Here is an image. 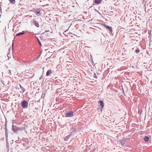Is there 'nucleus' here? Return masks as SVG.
<instances>
[{"label": "nucleus", "instance_id": "1", "mask_svg": "<svg viewBox=\"0 0 152 152\" xmlns=\"http://www.w3.org/2000/svg\"><path fill=\"white\" fill-rule=\"evenodd\" d=\"M25 128L24 126L21 127H18L15 126L14 124H12V129L13 132L15 133H17L18 130H23Z\"/></svg>", "mask_w": 152, "mask_h": 152}, {"label": "nucleus", "instance_id": "2", "mask_svg": "<svg viewBox=\"0 0 152 152\" xmlns=\"http://www.w3.org/2000/svg\"><path fill=\"white\" fill-rule=\"evenodd\" d=\"M75 115L74 112L72 111H71L66 113L65 115V116L66 117H72L74 116Z\"/></svg>", "mask_w": 152, "mask_h": 152}, {"label": "nucleus", "instance_id": "3", "mask_svg": "<svg viewBox=\"0 0 152 152\" xmlns=\"http://www.w3.org/2000/svg\"><path fill=\"white\" fill-rule=\"evenodd\" d=\"M20 104L22 107L26 108L28 107V103L27 101L24 100L22 101L21 102Z\"/></svg>", "mask_w": 152, "mask_h": 152}, {"label": "nucleus", "instance_id": "4", "mask_svg": "<svg viewBox=\"0 0 152 152\" xmlns=\"http://www.w3.org/2000/svg\"><path fill=\"white\" fill-rule=\"evenodd\" d=\"M104 26L106 29L108 30L110 32H112V29L111 27L107 26L105 24H104Z\"/></svg>", "mask_w": 152, "mask_h": 152}, {"label": "nucleus", "instance_id": "5", "mask_svg": "<svg viewBox=\"0 0 152 152\" xmlns=\"http://www.w3.org/2000/svg\"><path fill=\"white\" fill-rule=\"evenodd\" d=\"M99 103L100 104V106L101 107V111H102V109L104 107V104L102 100H100L99 101Z\"/></svg>", "mask_w": 152, "mask_h": 152}, {"label": "nucleus", "instance_id": "6", "mask_svg": "<svg viewBox=\"0 0 152 152\" xmlns=\"http://www.w3.org/2000/svg\"><path fill=\"white\" fill-rule=\"evenodd\" d=\"M32 23L35 26H36L37 27H39V25L38 23L37 22V21L34 20H33L32 22Z\"/></svg>", "mask_w": 152, "mask_h": 152}, {"label": "nucleus", "instance_id": "7", "mask_svg": "<svg viewBox=\"0 0 152 152\" xmlns=\"http://www.w3.org/2000/svg\"><path fill=\"white\" fill-rule=\"evenodd\" d=\"M25 34V32L24 31H22L21 32L18 33L16 34L15 36H18L21 35H23Z\"/></svg>", "mask_w": 152, "mask_h": 152}, {"label": "nucleus", "instance_id": "8", "mask_svg": "<svg viewBox=\"0 0 152 152\" xmlns=\"http://www.w3.org/2000/svg\"><path fill=\"white\" fill-rule=\"evenodd\" d=\"M51 70L50 69L48 70L46 72V75L47 76H48L51 74Z\"/></svg>", "mask_w": 152, "mask_h": 152}, {"label": "nucleus", "instance_id": "9", "mask_svg": "<svg viewBox=\"0 0 152 152\" xmlns=\"http://www.w3.org/2000/svg\"><path fill=\"white\" fill-rule=\"evenodd\" d=\"M102 0H95L94 2L95 3L98 4H100L101 3Z\"/></svg>", "mask_w": 152, "mask_h": 152}, {"label": "nucleus", "instance_id": "10", "mask_svg": "<svg viewBox=\"0 0 152 152\" xmlns=\"http://www.w3.org/2000/svg\"><path fill=\"white\" fill-rule=\"evenodd\" d=\"M70 137V136L69 135L68 136H66V137H65L64 138V140L65 141H67L68 139Z\"/></svg>", "mask_w": 152, "mask_h": 152}, {"label": "nucleus", "instance_id": "11", "mask_svg": "<svg viewBox=\"0 0 152 152\" xmlns=\"http://www.w3.org/2000/svg\"><path fill=\"white\" fill-rule=\"evenodd\" d=\"M149 138L148 136H145L144 139V141L146 142H147L148 141Z\"/></svg>", "mask_w": 152, "mask_h": 152}, {"label": "nucleus", "instance_id": "12", "mask_svg": "<svg viewBox=\"0 0 152 152\" xmlns=\"http://www.w3.org/2000/svg\"><path fill=\"white\" fill-rule=\"evenodd\" d=\"M125 140H122L121 142L120 143L121 144V145L123 146L124 144V142H125Z\"/></svg>", "mask_w": 152, "mask_h": 152}, {"label": "nucleus", "instance_id": "13", "mask_svg": "<svg viewBox=\"0 0 152 152\" xmlns=\"http://www.w3.org/2000/svg\"><path fill=\"white\" fill-rule=\"evenodd\" d=\"M10 2L12 4H14L15 3V0H9Z\"/></svg>", "mask_w": 152, "mask_h": 152}, {"label": "nucleus", "instance_id": "14", "mask_svg": "<svg viewBox=\"0 0 152 152\" xmlns=\"http://www.w3.org/2000/svg\"><path fill=\"white\" fill-rule=\"evenodd\" d=\"M148 34H149V36L148 37L150 38V39H151V31H150V32H148Z\"/></svg>", "mask_w": 152, "mask_h": 152}, {"label": "nucleus", "instance_id": "15", "mask_svg": "<svg viewBox=\"0 0 152 152\" xmlns=\"http://www.w3.org/2000/svg\"><path fill=\"white\" fill-rule=\"evenodd\" d=\"M20 88L22 89L23 92H24L25 91V88H23L21 85H20Z\"/></svg>", "mask_w": 152, "mask_h": 152}, {"label": "nucleus", "instance_id": "16", "mask_svg": "<svg viewBox=\"0 0 152 152\" xmlns=\"http://www.w3.org/2000/svg\"><path fill=\"white\" fill-rule=\"evenodd\" d=\"M5 135L6 139H7V137H8V133L7 132V129H5Z\"/></svg>", "mask_w": 152, "mask_h": 152}, {"label": "nucleus", "instance_id": "17", "mask_svg": "<svg viewBox=\"0 0 152 152\" xmlns=\"http://www.w3.org/2000/svg\"><path fill=\"white\" fill-rule=\"evenodd\" d=\"M140 52V50L139 49H136L135 50V52L137 54L138 53Z\"/></svg>", "mask_w": 152, "mask_h": 152}, {"label": "nucleus", "instance_id": "18", "mask_svg": "<svg viewBox=\"0 0 152 152\" xmlns=\"http://www.w3.org/2000/svg\"><path fill=\"white\" fill-rule=\"evenodd\" d=\"M37 41L38 42L39 44L40 45L42 46V45H41V42H40V41H39V39L38 38H37Z\"/></svg>", "mask_w": 152, "mask_h": 152}, {"label": "nucleus", "instance_id": "19", "mask_svg": "<svg viewBox=\"0 0 152 152\" xmlns=\"http://www.w3.org/2000/svg\"><path fill=\"white\" fill-rule=\"evenodd\" d=\"M93 77L96 79L97 78L96 74L95 73H94L93 75Z\"/></svg>", "mask_w": 152, "mask_h": 152}, {"label": "nucleus", "instance_id": "20", "mask_svg": "<svg viewBox=\"0 0 152 152\" xmlns=\"http://www.w3.org/2000/svg\"><path fill=\"white\" fill-rule=\"evenodd\" d=\"M142 112V110H138V114L140 115H141Z\"/></svg>", "mask_w": 152, "mask_h": 152}, {"label": "nucleus", "instance_id": "21", "mask_svg": "<svg viewBox=\"0 0 152 152\" xmlns=\"http://www.w3.org/2000/svg\"><path fill=\"white\" fill-rule=\"evenodd\" d=\"M75 132H72L71 133L69 134V135L70 136L71 135H73L75 134Z\"/></svg>", "mask_w": 152, "mask_h": 152}, {"label": "nucleus", "instance_id": "22", "mask_svg": "<svg viewBox=\"0 0 152 152\" xmlns=\"http://www.w3.org/2000/svg\"><path fill=\"white\" fill-rule=\"evenodd\" d=\"M43 77V76L42 75H41V77H40V78L39 79L40 80Z\"/></svg>", "mask_w": 152, "mask_h": 152}, {"label": "nucleus", "instance_id": "23", "mask_svg": "<svg viewBox=\"0 0 152 152\" xmlns=\"http://www.w3.org/2000/svg\"><path fill=\"white\" fill-rule=\"evenodd\" d=\"M37 14H39L40 12L39 11H37Z\"/></svg>", "mask_w": 152, "mask_h": 152}, {"label": "nucleus", "instance_id": "24", "mask_svg": "<svg viewBox=\"0 0 152 152\" xmlns=\"http://www.w3.org/2000/svg\"><path fill=\"white\" fill-rule=\"evenodd\" d=\"M1 5H0V11H1Z\"/></svg>", "mask_w": 152, "mask_h": 152}, {"label": "nucleus", "instance_id": "25", "mask_svg": "<svg viewBox=\"0 0 152 152\" xmlns=\"http://www.w3.org/2000/svg\"><path fill=\"white\" fill-rule=\"evenodd\" d=\"M49 31L45 30V32H46Z\"/></svg>", "mask_w": 152, "mask_h": 152}, {"label": "nucleus", "instance_id": "26", "mask_svg": "<svg viewBox=\"0 0 152 152\" xmlns=\"http://www.w3.org/2000/svg\"><path fill=\"white\" fill-rule=\"evenodd\" d=\"M40 56H38L37 57V58H39V57Z\"/></svg>", "mask_w": 152, "mask_h": 152}, {"label": "nucleus", "instance_id": "27", "mask_svg": "<svg viewBox=\"0 0 152 152\" xmlns=\"http://www.w3.org/2000/svg\"><path fill=\"white\" fill-rule=\"evenodd\" d=\"M9 71H10V73H11V71H10V70H9Z\"/></svg>", "mask_w": 152, "mask_h": 152}]
</instances>
